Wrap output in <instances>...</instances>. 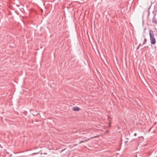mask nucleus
I'll return each mask as SVG.
<instances>
[{"label": "nucleus", "mask_w": 157, "mask_h": 157, "mask_svg": "<svg viewBox=\"0 0 157 157\" xmlns=\"http://www.w3.org/2000/svg\"><path fill=\"white\" fill-rule=\"evenodd\" d=\"M151 33H153V32L152 31L150 30V31L149 34L151 42V44H154L156 43V40L154 36V34H152Z\"/></svg>", "instance_id": "nucleus-1"}, {"label": "nucleus", "mask_w": 157, "mask_h": 157, "mask_svg": "<svg viewBox=\"0 0 157 157\" xmlns=\"http://www.w3.org/2000/svg\"><path fill=\"white\" fill-rule=\"evenodd\" d=\"M98 137V136H94V137H92L91 138H89V139H86L84 140H82V141H80V142H79V144H81V143H82V142H85L86 141H88V140H89L91 139H93V138H96V137Z\"/></svg>", "instance_id": "nucleus-2"}, {"label": "nucleus", "mask_w": 157, "mask_h": 157, "mask_svg": "<svg viewBox=\"0 0 157 157\" xmlns=\"http://www.w3.org/2000/svg\"><path fill=\"white\" fill-rule=\"evenodd\" d=\"M80 109L77 106H75L73 107V110L75 111H78L80 110Z\"/></svg>", "instance_id": "nucleus-3"}, {"label": "nucleus", "mask_w": 157, "mask_h": 157, "mask_svg": "<svg viewBox=\"0 0 157 157\" xmlns=\"http://www.w3.org/2000/svg\"><path fill=\"white\" fill-rule=\"evenodd\" d=\"M152 22L154 24H157V20L155 18V15L152 18Z\"/></svg>", "instance_id": "nucleus-4"}, {"label": "nucleus", "mask_w": 157, "mask_h": 157, "mask_svg": "<svg viewBox=\"0 0 157 157\" xmlns=\"http://www.w3.org/2000/svg\"><path fill=\"white\" fill-rule=\"evenodd\" d=\"M153 127H155V128H157V122H155L154 124Z\"/></svg>", "instance_id": "nucleus-5"}, {"label": "nucleus", "mask_w": 157, "mask_h": 157, "mask_svg": "<svg viewBox=\"0 0 157 157\" xmlns=\"http://www.w3.org/2000/svg\"><path fill=\"white\" fill-rule=\"evenodd\" d=\"M146 41H147L146 39V38H145L144 39V41L143 43V44H145L146 43Z\"/></svg>", "instance_id": "nucleus-6"}, {"label": "nucleus", "mask_w": 157, "mask_h": 157, "mask_svg": "<svg viewBox=\"0 0 157 157\" xmlns=\"http://www.w3.org/2000/svg\"><path fill=\"white\" fill-rule=\"evenodd\" d=\"M153 127V126H152V127H151V128H150V129H149V131H150L151 130V129Z\"/></svg>", "instance_id": "nucleus-7"}, {"label": "nucleus", "mask_w": 157, "mask_h": 157, "mask_svg": "<svg viewBox=\"0 0 157 157\" xmlns=\"http://www.w3.org/2000/svg\"><path fill=\"white\" fill-rule=\"evenodd\" d=\"M134 136H136L137 135V134L136 133H135L134 135Z\"/></svg>", "instance_id": "nucleus-8"}, {"label": "nucleus", "mask_w": 157, "mask_h": 157, "mask_svg": "<svg viewBox=\"0 0 157 157\" xmlns=\"http://www.w3.org/2000/svg\"><path fill=\"white\" fill-rule=\"evenodd\" d=\"M140 45H141V44H139V47H138V48H137V49H138L139 48V47H140Z\"/></svg>", "instance_id": "nucleus-9"}, {"label": "nucleus", "mask_w": 157, "mask_h": 157, "mask_svg": "<svg viewBox=\"0 0 157 157\" xmlns=\"http://www.w3.org/2000/svg\"><path fill=\"white\" fill-rule=\"evenodd\" d=\"M128 142V141H125V144H126V143H127Z\"/></svg>", "instance_id": "nucleus-10"}, {"label": "nucleus", "mask_w": 157, "mask_h": 157, "mask_svg": "<svg viewBox=\"0 0 157 157\" xmlns=\"http://www.w3.org/2000/svg\"><path fill=\"white\" fill-rule=\"evenodd\" d=\"M36 154V153H33V154H32V155L35 154Z\"/></svg>", "instance_id": "nucleus-11"}, {"label": "nucleus", "mask_w": 157, "mask_h": 157, "mask_svg": "<svg viewBox=\"0 0 157 157\" xmlns=\"http://www.w3.org/2000/svg\"><path fill=\"white\" fill-rule=\"evenodd\" d=\"M156 32H157V31H156Z\"/></svg>", "instance_id": "nucleus-12"}]
</instances>
